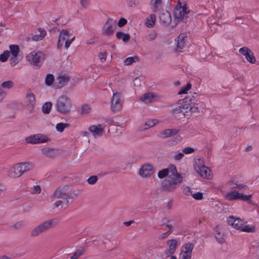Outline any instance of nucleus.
<instances>
[{"label": "nucleus", "mask_w": 259, "mask_h": 259, "mask_svg": "<svg viewBox=\"0 0 259 259\" xmlns=\"http://www.w3.org/2000/svg\"><path fill=\"white\" fill-rule=\"evenodd\" d=\"M240 230L246 232H253L255 230L254 227H250L249 225H245L243 223L242 228Z\"/></svg>", "instance_id": "nucleus-41"}, {"label": "nucleus", "mask_w": 259, "mask_h": 259, "mask_svg": "<svg viewBox=\"0 0 259 259\" xmlns=\"http://www.w3.org/2000/svg\"><path fill=\"white\" fill-rule=\"evenodd\" d=\"M180 132V130L178 129H166L160 132L158 137L161 139H165L176 135Z\"/></svg>", "instance_id": "nucleus-20"}, {"label": "nucleus", "mask_w": 259, "mask_h": 259, "mask_svg": "<svg viewBox=\"0 0 259 259\" xmlns=\"http://www.w3.org/2000/svg\"><path fill=\"white\" fill-rule=\"evenodd\" d=\"M116 28V23L111 18H108L103 28V34L110 36L112 35Z\"/></svg>", "instance_id": "nucleus-11"}, {"label": "nucleus", "mask_w": 259, "mask_h": 259, "mask_svg": "<svg viewBox=\"0 0 259 259\" xmlns=\"http://www.w3.org/2000/svg\"><path fill=\"white\" fill-rule=\"evenodd\" d=\"M98 180V178L97 176H92L87 179V182L90 185H94L97 182Z\"/></svg>", "instance_id": "nucleus-47"}, {"label": "nucleus", "mask_w": 259, "mask_h": 259, "mask_svg": "<svg viewBox=\"0 0 259 259\" xmlns=\"http://www.w3.org/2000/svg\"><path fill=\"white\" fill-rule=\"evenodd\" d=\"M69 125L68 123H59L56 126V128L58 132H62L65 128L69 127Z\"/></svg>", "instance_id": "nucleus-44"}, {"label": "nucleus", "mask_w": 259, "mask_h": 259, "mask_svg": "<svg viewBox=\"0 0 259 259\" xmlns=\"http://www.w3.org/2000/svg\"><path fill=\"white\" fill-rule=\"evenodd\" d=\"M69 35V31L66 29H63L60 32L57 42L58 49H61L63 47L64 41L68 38Z\"/></svg>", "instance_id": "nucleus-21"}, {"label": "nucleus", "mask_w": 259, "mask_h": 259, "mask_svg": "<svg viewBox=\"0 0 259 259\" xmlns=\"http://www.w3.org/2000/svg\"><path fill=\"white\" fill-rule=\"evenodd\" d=\"M22 56H19L16 57L12 56L10 59V64L12 66H15L17 64H18L22 59Z\"/></svg>", "instance_id": "nucleus-36"}, {"label": "nucleus", "mask_w": 259, "mask_h": 259, "mask_svg": "<svg viewBox=\"0 0 259 259\" xmlns=\"http://www.w3.org/2000/svg\"><path fill=\"white\" fill-rule=\"evenodd\" d=\"M168 245V249L165 251V254L167 257L175 253L178 246V242L175 239H171L167 241Z\"/></svg>", "instance_id": "nucleus-18"}, {"label": "nucleus", "mask_w": 259, "mask_h": 259, "mask_svg": "<svg viewBox=\"0 0 259 259\" xmlns=\"http://www.w3.org/2000/svg\"><path fill=\"white\" fill-rule=\"evenodd\" d=\"M158 123V120L155 119H151L147 120L145 123V125L146 126V127L144 128L143 130H146L148 128L152 127L154 126L155 124H156Z\"/></svg>", "instance_id": "nucleus-35"}, {"label": "nucleus", "mask_w": 259, "mask_h": 259, "mask_svg": "<svg viewBox=\"0 0 259 259\" xmlns=\"http://www.w3.org/2000/svg\"><path fill=\"white\" fill-rule=\"evenodd\" d=\"M251 195H244L243 193H239L234 190L226 195V198L229 201L240 199L243 201H249L251 198Z\"/></svg>", "instance_id": "nucleus-10"}, {"label": "nucleus", "mask_w": 259, "mask_h": 259, "mask_svg": "<svg viewBox=\"0 0 259 259\" xmlns=\"http://www.w3.org/2000/svg\"><path fill=\"white\" fill-rule=\"evenodd\" d=\"M187 6L186 4L182 6L181 3L179 2L178 4L175 8L174 14L175 19L178 21H181L184 20L185 15L189 13V11H187Z\"/></svg>", "instance_id": "nucleus-8"}, {"label": "nucleus", "mask_w": 259, "mask_h": 259, "mask_svg": "<svg viewBox=\"0 0 259 259\" xmlns=\"http://www.w3.org/2000/svg\"><path fill=\"white\" fill-rule=\"evenodd\" d=\"M26 100L28 104L30 105L32 107L34 106L35 104V98L34 94L30 92H27Z\"/></svg>", "instance_id": "nucleus-28"}, {"label": "nucleus", "mask_w": 259, "mask_h": 259, "mask_svg": "<svg viewBox=\"0 0 259 259\" xmlns=\"http://www.w3.org/2000/svg\"><path fill=\"white\" fill-rule=\"evenodd\" d=\"M98 56L102 62L105 61L106 59L107 53L106 52L100 53L99 54Z\"/></svg>", "instance_id": "nucleus-57"}, {"label": "nucleus", "mask_w": 259, "mask_h": 259, "mask_svg": "<svg viewBox=\"0 0 259 259\" xmlns=\"http://www.w3.org/2000/svg\"><path fill=\"white\" fill-rule=\"evenodd\" d=\"M192 196L196 200H201L203 198V194L201 192L192 194Z\"/></svg>", "instance_id": "nucleus-51"}, {"label": "nucleus", "mask_w": 259, "mask_h": 259, "mask_svg": "<svg viewBox=\"0 0 259 259\" xmlns=\"http://www.w3.org/2000/svg\"><path fill=\"white\" fill-rule=\"evenodd\" d=\"M9 49L10 50V54H11L12 56L13 57H16L21 56L19 54L20 49L18 45H11L9 46Z\"/></svg>", "instance_id": "nucleus-30"}, {"label": "nucleus", "mask_w": 259, "mask_h": 259, "mask_svg": "<svg viewBox=\"0 0 259 259\" xmlns=\"http://www.w3.org/2000/svg\"><path fill=\"white\" fill-rule=\"evenodd\" d=\"M159 17L161 22L165 25H167L171 21L170 14L167 11L161 12Z\"/></svg>", "instance_id": "nucleus-23"}, {"label": "nucleus", "mask_w": 259, "mask_h": 259, "mask_svg": "<svg viewBox=\"0 0 259 259\" xmlns=\"http://www.w3.org/2000/svg\"><path fill=\"white\" fill-rule=\"evenodd\" d=\"M170 173L168 177L164 179L161 183L162 190L164 191L172 192L174 191L182 182L183 177L177 171L175 165H170L168 168Z\"/></svg>", "instance_id": "nucleus-1"}, {"label": "nucleus", "mask_w": 259, "mask_h": 259, "mask_svg": "<svg viewBox=\"0 0 259 259\" xmlns=\"http://www.w3.org/2000/svg\"><path fill=\"white\" fill-rule=\"evenodd\" d=\"M9 56L10 52L8 50H6L0 55V61L2 62H5L7 61Z\"/></svg>", "instance_id": "nucleus-45"}, {"label": "nucleus", "mask_w": 259, "mask_h": 259, "mask_svg": "<svg viewBox=\"0 0 259 259\" xmlns=\"http://www.w3.org/2000/svg\"><path fill=\"white\" fill-rule=\"evenodd\" d=\"M191 84L190 83L187 84L185 87L182 88L181 90L178 92L179 95L186 94L187 92L191 89Z\"/></svg>", "instance_id": "nucleus-48"}, {"label": "nucleus", "mask_w": 259, "mask_h": 259, "mask_svg": "<svg viewBox=\"0 0 259 259\" xmlns=\"http://www.w3.org/2000/svg\"><path fill=\"white\" fill-rule=\"evenodd\" d=\"M239 52L241 54L245 56L246 53L247 54L248 52H249V53H250V49L247 47H244L240 48L239 50Z\"/></svg>", "instance_id": "nucleus-50"}, {"label": "nucleus", "mask_w": 259, "mask_h": 259, "mask_svg": "<svg viewBox=\"0 0 259 259\" xmlns=\"http://www.w3.org/2000/svg\"><path fill=\"white\" fill-rule=\"evenodd\" d=\"M154 97V95L152 93H146L141 98V100L145 103H149L152 101Z\"/></svg>", "instance_id": "nucleus-33"}, {"label": "nucleus", "mask_w": 259, "mask_h": 259, "mask_svg": "<svg viewBox=\"0 0 259 259\" xmlns=\"http://www.w3.org/2000/svg\"><path fill=\"white\" fill-rule=\"evenodd\" d=\"M156 17L154 14H150L145 22V25L149 28L152 27L155 23Z\"/></svg>", "instance_id": "nucleus-32"}, {"label": "nucleus", "mask_w": 259, "mask_h": 259, "mask_svg": "<svg viewBox=\"0 0 259 259\" xmlns=\"http://www.w3.org/2000/svg\"><path fill=\"white\" fill-rule=\"evenodd\" d=\"M27 61L32 65L40 67L44 60V55L40 51H33L26 57Z\"/></svg>", "instance_id": "nucleus-6"}, {"label": "nucleus", "mask_w": 259, "mask_h": 259, "mask_svg": "<svg viewBox=\"0 0 259 259\" xmlns=\"http://www.w3.org/2000/svg\"><path fill=\"white\" fill-rule=\"evenodd\" d=\"M89 131L92 134L95 138L102 136L104 133V130L101 124L98 125H93L89 128Z\"/></svg>", "instance_id": "nucleus-19"}, {"label": "nucleus", "mask_w": 259, "mask_h": 259, "mask_svg": "<svg viewBox=\"0 0 259 259\" xmlns=\"http://www.w3.org/2000/svg\"><path fill=\"white\" fill-rule=\"evenodd\" d=\"M90 107L88 105H85L82 107V113L83 114H87L89 112Z\"/></svg>", "instance_id": "nucleus-56"}, {"label": "nucleus", "mask_w": 259, "mask_h": 259, "mask_svg": "<svg viewBox=\"0 0 259 259\" xmlns=\"http://www.w3.org/2000/svg\"><path fill=\"white\" fill-rule=\"evenodd\" d=\"M127 20L125 18H121L118 21L117 25L119 27H121L125 25L127 23Z\"/></svg>", "instance_id": "nucleus-54"}, {"label": "nucleus", "mask_w": 259, "mask_h": 259, "mask_svg": "<svg viewBox=\"0 0 259 259\" xmlns=\"http://www.w3.org/2000/svg\"><path fill=\"white\" fill-rule=\"evenodd\" d=\"M63 203V201L62 200H59V201H56V202L54 203V205L56 207H59L62 203Z\"/></svg>", "instance_id": "nucleus-63"}, {"label": "nucleus", "mask_w": 259, "mask_h": 259, "mask_svg": "<svg viewBox=\"0 0 259 259\" xmlns=\"http://www.w3.org/2000/svg\"><path fill=\"white\" fill-rule=\"evenodd\" d=\"M157 36V33L155 31H153L145 36V38L147 41H152L154 40Z\"/></svg>", "instance_id": "nucleus-46"}, {"label": "nucleus", "mask_w": 259, "mask_h": 259, "mask_svg": "<svg viewBox=\"0 0 259 259\" xmlns=\"http://www.w3.org/2000/svg\"><path fill=\"white\" fill-rule=\"evenodd\" d=\"M215 237L217 241L220 243H223L225 242V239L223 237L220 232L216 233Z\"/></svg>", "instance_id": "nucleus-49"}, {"label": "nucleus", "mask_w": 259, "mask_h": 259, "mask_svg": "<svg viewBox=\"0 0 259 259\" xmlns=\"http://www.w3.org/2000/svg\"><path fill=\"white\" fill-rule=\"evenodd\" d=\"M52 104L50 102H46L42 107V112L45 114L50 112Z\"/></svg>", "instance_id": "nucleus-38"}, {"label": "nucleus", "mask_w": 259, "mask_h": 259, "mask_svg": "<svg viewBox=\"0 0 259 259\" xmlns=\"http://www.w3.org/2000/svg\"><path fill=\"white\" fill-rule=\"evenodd\" d=\"M228 184L232 189H238L239 190H247L248 189L247 186L241 183H238L237 181H230L228 182Z\"/></svg>", "instance_id": "nucleus-25"}, {"label": "nucleus", "mask_w": 259, "mask_h": 259, "mask_svg": "<svg viewBox=\"0 0 259 259\" xmlns=\"http://www.w3.org/2000/svg\"><path fill=\"white\" fill-rule=\"evenodd\" d=\"M57 110L61 113L65 114L69 112L71 102L70 99L65 96H62L57 100L55 105Z\"/></svg>", "instance_id": "nucleus-5"}, {"label": "nucleus", "mask_w": 259, "mask_h": 259, "mask_svg": "<svg viewBox=\"0 0 259 259\" xmlns=\"http://www.w3.org/2000/svg\"><path fill=\"white\" fill-rule=\"evenodd\" d=\"M41 192V188L39 186H33V193L39 194Z\"/></svg>", "instance_id": "nucleus-59"}, {"label": "nucleus", "mask_w": 259, "mask_h": 259, "mask_svg": "<svg viewBox=\"0 0 259 259\" xmlns=\"http://www.w3.org/2000/svg\"><path fill=\"white\" fill-rule=\"evenodd\" d=\"M196 171L201 176L204 178L209 179L210 177V169L204 165L196 164L194 166Z\"/></svg>", "instance_id": "nucleus-14"}, {"label": "nucleus", "mask_w": 259, "mask_h": 259, "mask_svg": "<svg viewBox=\"0 0 259 259\" xmlns=\"http://www.w3.org/2000/svg\"><path fill=\"white\" fill-rule=\"evenodd\" d=\"M68 187L67 186H60L53 193V197L56 198H62L65 200V203L68 205L69 203L74 200V197L69 194Z\"/></svg>", "instance_id": "nucleus-4"}, {"label": "nucleus", "mask_w": 259, "mask_h": 259, "mask_svg": "<svg viewBox=\"0 0 259 259\" xmlns=\"http://www.w3.org/2000/svg\"><path fill=\"white\" fill-rule=\"evenodd\" d=\"M25 224L23 222H19L13 225V227L15 229H19L24 227Z\"/></svg>", "instance_id": "nucleus-53"}, {"label": "nucleus", "mask_w": 259, "mask_h": 259, "mask_svg": "<svg viewBox=\"0 0 259 259\" xmlns=\"http://www.w3.org/2000/svg\"><path fill=\"white\" fill-rule=\"evenodd\" d=\"M169 173V168H164L161 170H160L158 173V177L159 179H163L165 177L169 176L168 174Z\"/></svg>", "instance_id": "nucleus-39"}, {"label": "nucleus", "mask_w": 259, "mask_h": 259, "mask_svg": "<svg viewBox=\"0 0 259 259\" xmlns=\"http://www.w3.org/2000/svg\"><path fill=\"white\" fill-rule=\"evenodd\" d=\"M184 156V155L183 153H179V154L176 155L174 157V159L176 160H179L182 159V158Z\"/></svg>", "instance_id": "nucleus-61"}, {"label": "nucleus", "mask_w": 259, "mask_h": 259, "mask_svg": "<svg viewBox=\"0 0 259 259\" xmlns=\"http://www.w3.org/2000/svg\"><path fill=\"white\" fill-rule=\"evenodd\" d=\"M194 151V148L189 147H186L183 150V152L186 154H191Z\"/></svg>", "instance_id": "nucleus-52"}, {"label": "nucleus", "mask_w": 259, "mask_h": 259, "mask_svg": "<svg viewBox=\"0 0 259 259\" xmlns=\"http://www.w3.org/2000/svg\"><path fill=\"white\" fill-rule=\"evenodd\" d=\"M180 258H181V259H191V255L185 254V253H180Z\"/></svg>", "instance_id": "nucleus-58"}, {"label": "nucleus", "mask_w": 259, "mask_h": 259, "mask_svg": "<svg viewBox=\"0 0 259 259\" xmlns=\"http://www.w3.org/2000/svg\"><path fill=\"white\" fill-rule=\"evenodd\" d=\"M227 223L234 228L240 230L242 226L243 222L239 218H235L233 216H230L227 220Z\"/></svg>", "instance_id": "nucleus-17"}, {"label": "nucleus", "mask_w": 259, "mask_h": 259, "mask_svg": "<svg viewBox=\"0 0 259 259\" xmlns=\"http://www.w3.org/2000/svg\"><path fill=\"white\" fill-rule=\"evenodd\" d=\"M121 97V94L118 92L113 93L111 102V108L112 111L116 112L121 109L122 107Z\"/></svg>", "instance_id": "nucleus-12"}, {"label": "nucleus", "mask_w": 259, "mask_h": 259, "mask_svg": "<svg viewBox=\"0 0 259 259\" xmlns=\"http://www.w3.org/2000/svg\"><path fill=\"white\" fill-rule=\"evenodd\" d=\"M54 80V77L52 74H48L47 75L45 79V83L49 86L52 84Z\"/></svg>", "instance_id": "nucleus-42"}, {"label": "nucleus", "mask_w": 259, "mask_h": 259, "mask_svg": "<svg viewBox=\"0 0 259 259\" xmlns=\"http://www.w3.org/2000/svg\"><path fill=\"white\" fill-rule=\"evenodd\" d=\"M39 32V34H35L32 36V39L34 41H38L41 40L46 35L47 32L44 29L39 28L38 29Z\"/></svg>", "instance_id": "nucleus-31"}, {"label": "nucleus", "mask_w": 259, "mask_h": 259, "mask_svg": "<svg viewBox=\"0 0 259 259\" xmlns=\"http://www.w3.org/2000/svg\"><path fill=\"white\" fill-rule=\"evenodd\" d=\"M154 172L153 165L149 163L143 165L140 168L139 174L143 177H149Z\"/></svg>", "instance_id": "nucleus-13"}, {"label": "nucleus", "mask_w": 259, "mask_h": 259, "mask_svg": "<svg viewBox=\"0 0 259 259\" xmlns=\"http://www.w3.org/2000/svg\"><path fill=\"white\" fill-rule=\"evenodd\" d=\"M194 97V96H187L184 99L179 100L178 103L181 105V106L174 109L172 113L174 114L182 113L184 116L187 115L186 114L187 113L186 108L184 107H186L187 106V103L192 101Z\"/></svg>", "instance_id": "nucleus-7"}, {"label": "nucleus", "mask_w": 259, "mask_h": 259, "mask_svg": "<svg viewBox=\"0 0 259 259\" xmlns=\"http://www.w3.org/2000/svg\"><path fill=\"white\" fill-rule=\"evenodd\" d=\"M58 223V221L56 219L44 222L31 231L30 233L31 236L35 237L38 236L49 229L54 227Z\"/></svg>", "instance_id": "nucleus-3"}, {"label": "nucleus", "mask_w": 259, "mask_h": 259, "mask_svg": "<svg viewBox=\"0 0 259 259\" xmlns=\"http://www.w3.org/2000/svg\"><path fill=\"white\" fill-rule=\"evenodd\" d=\"M116 36L117 39H122L124 42H128L131 38V36L128 33H124L121 31H118L116 33Z\"/></svg>", "instance_id": "nucleus-27"}, {"label": "nucleus", "mask_w": 259, "mask_h": 259, "mask_svg": "<svg viewBox=\"0 0 259 259\" xmlns=\"http://www.w3.org/2000/svg\"><path fill=\"white\" fill-rule=\"evenodd\" d=\"M161 0H151L150 5L153 12L158 11L161 7Z\"/></svg>", "instance_id": "nucleus-29"}, {"label": "nucleus", "mask_w": 259, "mask_h": 259, "mask_svg": "<svg viewBox=\"0 0 259 259\" xmlns=\"http://www.w3.org/2000/svg\"><path fill=\"white\" fill-rule=\"evenodd\" d=\"M187 113L190 112L191 113L197 114L200 113L199 109L197 106V104H195L194 102H189L187 103V106L185 107Z\"/></svg>", "instance_id": "nucleus-24"}, {"label": "nucleus", "mask_w": 259, "mask_h": 259, "mask_svg": "<svg viewBox=\"0 0 259 259\" xmlns=\"http://www.w3.org/2000/svg\"><path fill=\"white\" fill-rule=\"evenodd\" d=\"M80 3L82 7L86 8L89 5V0H80Z\"/></svg>", "instance_id": "nucleus-62"}, {"label": "nucleus", "mask_w": 259, "mask_h": 259, "mask_svg": "<svg viewBox=\"0 0 259 259\" xmlns=\"http://www.w3.org/2000/svg\"><path fill=\"white\" fill-rule=\"evenodd\" d=\"M32 168V165L28 162L18 163L10 169L8 175L10 178H17Z\"/></svg>", "instance_id": "nucleus-2"}, {"label": "nucleus", "mask_w": 259, "mask_h": 259, "mask_svg": "<svg viewBox=\"0 0 259 259\" xmlns=\"http://www.w3.org/2000/svg\"><path fill=\"white\" fill-rule=\"evenodd\" d=\"M194 244L192 243H187L185 244L182 247V251L181 253L191 254H192V251L194 248Z\"/></svg>", "instance_id": "nucleus-26"}, {"label": "nucleus", "mask_w": 259, "mask_h": 259, "mask_svg": "<svg viewBox=\"0 0 259 259\" xmlns=\"http://www.w3.org/2000/svg\"><path fill=\"white\" fill-rule=\"evenodd\" d=\"M162 224H168L167 223L169 222V220H168L167 218H163L162 219Z\"/></svg>", "instance_id": "nucleus-64"}, {"label": "nucleus", "mask_w": 259, "mask_h": 259, "mask_svg": "<svg viewBox=\"0 0 259 259\" xmlns=\"http://www.w3.org/2000/svg\"><path fill=\"white\" fill-rule=\"evenodd\" d=\"M187 38V34L184 33H181L177 38V46L175 48L176 52H182V50L186 45V39Z\"/></svg>", "instance_id": "nucleus-15"}, {"label": "nucleus", "mask_w": 259, "mask_h": 259, "mask_svg": "<svg viewBox=\"0 0 259 259\" xmlns=\"http://www.w3.org/2000/svg\"><path fill=\"white\" fill-rule=\"evenodd\" d=\"M138 60L137 57H130L126 58L124 61V65H130L133 63L135 62Z\"/></svg>", "instance_id": "nucleus-43"}, {"label": "nucleus", "mask_w": 259, "mask_h": 259, "mask_svg": "<svg viewBox=\"0 0 259 259\" xmlns=\"http://www.w3.org/2000/svg\"><path fill=\"white\" fill-rule=\"evenodd\" d=\"M85 251V248L84 247H81L79 249L76 250L73 255L71 257L70 259H77L81 256Z\"/></svg>", "instance_id": "nucleus-34"}, {"label": "nucleus", "mask_w": 259, "mask_h": 259, "mask_svg": "<svg viewBox=\"0 0 259 259\" xmlns=\"http://www.w3.org/2000/svg\"><path fill=\"white\" fill-rule=\"evenodd\" d=\"M1 87L4 89L9 90L14 87V82L11 80L6 81L2 83Z\"/></svg>", "instance_id": "nucleus-40"}, {"label": "nucleus", "mask_w": 259, "mask_h": 259, "mask_svg": "<svg viewBox=\"0 0 259 259\" xmlns=\"http://www.w3.org/2000/svg\"><path fill=\"white\" fill-rule=\"evenodd\" d=\"M74 39H75V36L73 37L71 39L67 38L65 41V47L66 49H67L70 47V44L74 40Z\"/></svg>", "instance_id": "nucleus-55"}, {"label": "nucleus", "mask_w": 259, "mask_h": 259, "mask_svg": "<svg viewBox=\"0 0 259 259\" xmlns=\"http://www.w3.org/2000/svg\"><path fill=\"white\" fill-rule=\"evenodd\" d=\"M41 152L43 154L51 158H54L59 154V151L57 149L49 147L42 148Z\"/></svg>", "instance_id": "nucleus-22"}, {"label": "nucleus", "mask_w": 259, "mask_h": 259, "mask_svg": "<svg viewBox=\"0 0 259 259\" xmlns=\"http://www.w3.org/2000/svg\"><path fill=\"white\" fill-rule=\"evenodd\" d=\"M6 95V93L2 89H0V102L4 99Z\"/></svg>", "instance_id": "nucleus-60"}, {"label": "nucleus", "mask_w": 259, "mask_h": 259, "mask_svg": "<svg viewBox=\"0 0 259 259\" xmlns=\"http://www.w3.org/2000/svg\"><path fill=\"white\" fill-rule=\"evenodd\" d=\"M70 80V77L67 76H59L57 77L54 83L55 88L60 89L64 87Z\"/></svg>", "instance_id": "nucleus-16"}, {"label": "nucleus", "mask_w": 259, "mask_h": 259, "mask_svg": "<svg viewBox=\"0 0 259 259\" xmlns=\"http://www.w3.org/2000/svg\"><path fill=\"white\" fill-rule=\"evenodd\" d=\"M245 58L247 61H248L250 63H254L256 61L255 58L254 56V54L253 52L250 50V53H247L245 54Z\"/></svg>", "instance_id": "nucleus-37"}, {"label": "nucleus", "mask_w": 259, "mask_h": 259, "mask_svg": "<svg viewBox=\"0 0 259 259\" xmlns=\"http://www.w3.org/2000/svg\"><path fill=\"white\" fill-rule=\"evenodd\" d=\"M50 141V139L47 136L41 134L31 135L25 139L26 143L32 144L47 143Z\"/></svg>", "instance_id": "nucleus-9"}]
</instances>
